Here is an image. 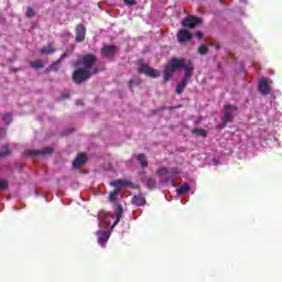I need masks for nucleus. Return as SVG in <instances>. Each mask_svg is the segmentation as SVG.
<instances>
[{
    "instance_id": "nucleus-38",
    "label": "nucleus",
    "mask_w": 282,
    "mask_h": 282,
    "mask_svg": "<svg viewBox=\"0 0 282 282\" xmlns=\"http://www.w3.org/2000/svg\"><path fill=\"white\" fill-rule=\"evenodd\" d=\"M62 98H63V100L69 98V93H63Z\"/></svg>"
},
{
    "instance_id": "nucleus-19",
    "label": "nucleus",
    "mask_w": 282,
    "mask_h": 282,
    "mask_svg": "<svg viewBox=\"0 0 282 282\" xmlns=\"http://www.w3.org/2000/svg\"><path fill=\"white\" fill-rule=\"evenodd\" d=\"M40 52L41 54H45L46 56H50V54L56 53V50L54 45H52V43H48L47 45L43 46Z\"/></svg>"
},
{
    "instance_id": "nucleus-24",
    "label": "nucleus",
    "mask_w": 282,
    "mask_h": 282,
    "mask_svg": "<svg viewBox=\"0 0 282 282\" xmlns=\"http://www.w3.org/2000/svg\"><path fill=\"white\" fill-rule=\"evenodd\" d=\"M169 173H170L169 167L162 166V167H160L159 170H156V175H158L159 177H164V175H169Z\"/></svg>"
},
{
    "instance_id": "nucleus-39",
    "label": "nucleus",
    "mask_w": 282,
    "mask_h": 282,
    "mask_svg": "<svg viewBox=\"0 0 282 282\" xmlns=\"http://www.w3.org/2000/svg\"><path fill=\"white\" fill-rule=\"evenodd\" d=\"M2 138L6 137V130H1Z\"/></svg>"
},
{
    "instance_id": "nucleus-1",
    "label": "nucleus",
    "mask_w": 282,
    "mask_h": 282,
    "mask_svg": "<svg viewBox=\"0 0 282 282\" xmlns=\"http://www.w3.org/2000/svg\"><path fill=\"white\" fill-rule=\"evenodd\" d=\"M177 69H184L185 74L187 69H192V74L193 72H195V65L193 64V61H188L186 64V59L185 58H171L163 70V78L165 83H169V80H171V78H173V74H175V72Z\"/></svg>"
},
{
    "instance_id": "nucleus-31",
    "label": "nucleus",
    "mask_w": 282,
    "mask_h": 282,
    "mask_svg": "<svg viewBox=\"0 0 282 282\" xmlns=\"http://www.w3.org/2000/svg\"><path fill=\"white\" fill-rule=\"evenodd\" d=\"M3 149H6V151H0V158H8V155H10V150H8V144L3 145Z\"/></svg>"
},
{
    "instance_id": "nucleus-34",
    "label": "nucleus",
    "mask_w": 282,
    "mask_h": 282,
    "mask_svg": "<svg viewBox=\"0 0 282 282\" xmlns=\"http://www.w3.org/2000/svg\"><path fill=\"white\" fill-rule=\"evenodd\" d=\"M164 109H166L167 111H173V110H175V109H182V105L170 106V107L164 108Z\"/></svg>"
},
{
    "instance_id": "nucleus-21",
    "label": "nucleus",
    "mask_w": 282,
    "mask_h": 282,
    "mask_svg": "<svg viewBox=\"0 0 282 282\" xmlns=\"http://www.w3.org/2000/svg\"><path fill=\"white\" fill-rule=\"evenodd\" d=\"M188 191H191V186L188 185V183H184L176 189V193L177 195H186Z\"/></svg>"
},
{
    "instance_id": "nucleus-36",
    "label": "nucleus",
    "mask_w": 282,
    "mask_h": 282,
    "mask_svg": "<svg viewBox=\"0 0 282 282\" xmlns=\"http://www.w3.org/2000/svg\"><path fill=\"white\" fill-rule=\"evenodd\" d=\"M212 47H215V50H220L221 45L217 42L210 43Z\"/></svg>"
},
{
    "instance_id": "nucleus-35",
    "label": "nucleus",
    "mask_w": 282,
    "mask_h": 282,
    "mask_svg": "<svg viewBox=\"0 0 282 282\" xmlns=\"http://www.w3.org/2000/svg\"><path fill=\"white\" fill-rule=\"evenodd\" d=\"M126 6H135V0H123Z\"/></svg>"
},
{
    "instance_id": "nucleus-9",
    "label": "nucleus",
    "mask_w": 282,
    "mask_h": 282,
    "mask_svg": "<svg viewBox=\"0 0 282 282\" xmlns=\"http://www.w3.org/2000/svg\"><path fill=\"white\" fill-rule=\"evenodd\" d=\"M258 89L262 96H270V94H272V88L270 87V83L265 77L259 80Z\"/></svg>"
},
{
    "instance_id": "nucleus-10",
    "label": "nucleus",
    "mask_w": 282,
    "mask_h": 282,
    "mask_svg": "<svg viewBox=\"0 0 282 282\" xmlns=\"http://www.w3.org/2000/svg\"><path fill=\"white\" fill-rule=\"evenodd\" d=\"M87 34V28L84 24H78L75 29V41L76 43H83Z\"/></svg>"
},
{
    "instance_id": "nucleus-22",
    "label": "nucleus",
    "mask_w": 282,
    "mask_h": 282,
    "mask_svg": "<svg viewBox=\"0 0 282 282\" xmlns=\"http://www.w3.org/2000/svg\"><path fill=\"white\" fill-rule=\"evenodd\" d=\"M192 133L194 135H198L199 138H207V135H208V132L205 129H202V128L193 129Z\"/></svg>"
},
{
    "instance_id": "nucleus-12",
    "label": "nucleus",
    "mask_w": 282,
    "mask_h": 282,
    "mask_svg": "<svg viewBox=\"0 0 282 282\" xmlns=\"http://www.w3.org/2000/svg\"><path fill=\"white\" fill-rule=\"evenodd\" d=\"M110 186H113L117 193H121L122 188L131 186V182L124 180H115L110 183Z\"/></svg>"
},
{
    "instance_id": "nucleus-2",
    "label": "nucleus",
    "mask_w": 282,
    "mask_h": 282,
    "mask_svg": "<svg viewBox=\"0 0 282 282\" xmlns=\"http://www.w3.org/2000/svg\"><path fill=\"white\" fill-rule=\"evenodd\" d=\"M100 70L95 68V70H90L87 68H83V66H77V68L73 72L72 78L76 85H82V83H87L89 78L96 76Z\"/></svg>"
},
{
    "instance_id": "nucleus-14",
    "label": "nucleus",
    "mask_w": 282,
    "mask_h": 282,
    "mask_svg": "<svg viewBox=\"0 0 282 282\" xmlns=\"http://www.w3.org/2000/svg\"><path fill=\"white\" fill-rule=\"evenodd\" d=\"M118 52V46L116 45H104L101 47V54L109 58V56H113Z\"/></svg>"
},
{
    "instance_id": "nucleus-27",
    "label": "nucleus",
    "mask_w": 282,
    "mask_h": 282,
    "mask_svg": "<svg viewBox=\"0 0 282 282\" xmlns=\"http://www.w3.org/2000/svg\"><path fill=\"white\" fill-rule=\"evenodd\" d=\"M198 54H202V56L208 54V46L206 44H203L198 47Z\"/></svg>"
},
{
    "instance_id": "nucleus-18",
    "label": "nucleus",
    "mask_w": 282,
    "mask_h": 282,
    "mask_svg": "<svg viewBox=\"0 0 282 282\" xmlns=\"http://www.w3.org/2000/svg\"><path fill=\"white\" fill-rule=\"evenodd\" d=\"M131 202L134 206H144L147 198H144V195L138 194L132 197Z\"/></svg>"
},
{
    "instance_id": "nucleus-25",
    "label": "nucleus",
    "mask_w": 282,
    "mask_h": 282,
    "mask_svg": "<svg viewBox=\"0 0 282 282\" xmlns=\"http://www.w3.org/2000/svg\"><path fill=\"white\" fill-rule=\"evenodd\" d=\"M141 83L142 82L140 79H130L129 80V88L133 89V87H140Z\"/></svg>"
},
{
    "instance_id": "nucleus-17",
    "label": "nucleus",
    "mask_w": 282,
    "mask_h": 282,
    "mask_svg": "<svg viewBox=\"0 0 282 282\" xmlns=\"http://www.w3.org/2000/svg\"><path fill=\"white\" fill-rule=\"evenodd\" d=\"M97 236L99 246H105V243L109 241V232H107L106 230L97 231Z\"/></svg>"
},
{
    "instance_id": "nucleus-8",
    "label": "nucleus",
    "mask_w": 282,
    "mask_h": 282,
    "mask_svg": "<svg viewBox=\"0 0 282 282\" xmlns=\"http://www.w3.org/2000/svg\"><path fill=\"white\" fill-rule=\"evenodd\" d=\"M54 150L52 148H43L41 150H26L25 155H30L31 158H39V155H52Z\"/></svg>"
},
{
    "instance_id": "nucleus-29",
    "label": "nucleus",
    "mask_w": 282,
    "mask_h": 282,
    "mask_svg": "<svg viewBox=\"0 0 282 282\" xmlns=\"http://www.w3.org/2000/svg\"><path fill=\"white\" fill-rule=\"evenodd\" d=\"M2 120H3L4 124H10V122H12V113L3 115Z\"/></svg>"
},
{
    "instance_id": "nucleus-7",
    "label": "nucleus",
    "mask_w": 282,
    "mask_h": 282,
    "mask_svg": "<svg viewBox=\"0 0 282 282\" xmlns=\"http://www.w3.org/2000/svg\"><path fill=\"white\" fill-rule=\"evenodd\" d=\"M139 74H144L145 76H149L150 78H160V70L149 67L148 64H142L139 67Z\"/></svg>"
},
{
    "instance_id": "nucleus-5",
    "label": "nucleus",
    "mask_w": 282,
    "mask_h": 282,
    "mask_svg": "<svg viewBox=\"0 0 282 282\" xmlns=\"http://www.w3.org/2000/svg\"><path fill=\"white\" fill-rule=\"evenodd\" d=\"M193 78V73L191 68L186 69V74H184L183 79L177 84L175 94L181 96V94H184V89H186V86L188 85V80Z\"/></svg>"
},
{
    "instance_id": "nucleus-33",
    "label": "nucleus",
    "mask_w": 282,
    "mask_h": 282,
    "mask_svg": "<svg viewBox=\"0 0 282 282\" xmlns=\"http://www.w3.org/2000/svg\"><path fill=\"white\" fill-rule=\"evenodd\" d=\"M7 188H8V181L0 180V192L1 191H7Z\"/></svg>"
},
{
    "instance_id": "nucleus-26",
    "label": "nucleus",
    "mask_w": 282,
    "mask_h": 282,
    "mask_svg": "<svg viewBox=\"0 0 282 282\" xmlns=\"http://www.w3.org/2000/svg\"><path fill=\"white\" fill-rule=\"evenodd\" d=\"M25 15L28 17V19H33V17H36V12H34V9H32V7H28Z\"/></svg>"
},
{
    "instance_id": "nucleus-6",
    "label": "nucleus",
    "mask_w": 282,
    "mask_h": 282,
    "mask_svg": "<svg viewBox=\"0 0 282 282\" xmlns=\"http://www.w3.org/2000/svg\"><path fill=\"white\" fill-rule=\"evenodd\" d=\"M182 25L187 30H193L197 28V25H202V18H197L195 15H187L185 19H183Z\"/></svg>"
},
{
    "instance_id": "nucleus-16",
    "label": "nucleus",
    "mask_w": 282,
    "mask_h": 282,
    "mask_svg": "<svg viewBox=\"0 0 282 282\" xmlns=\"http://www.w3.org/2000/svg\"><path fill=\"white\" fill-rule=\"evenodd\" d=\"M67 56H69V52L66 51L59 56L56 62L51 65V69L53 72H58V66L61 65V63H63V61H65V58H67Z\"/></svg>"
},
{
    "instance_id": "nucleus-13",
    "label": "nucleus",
    "mask_w": 282,
    "mask_h": 282,
    "mask_svg": "<svg viewBox=\"0 0 282 282\" xmlns=\"http://www.w3.org/2000/svg\"><path fill=\"white\" fill-rule=\"evenodd\" d=\"M115 213H116V220L112 224V228H116V226H118V224H120V220L122 219V215L124 213L122 205L116 203L115 204Z\"/></svg>"
},
{
    "instance_id": "nucleus-23",
    "label": "nucleus",
    "mask_w": 282,
    "mask_h": 282,
    "mask_svg": "<svg viewBox=\"0 0 282 282\" xmlns=\"http://www.w3.org/2000/svg\"><path fill=\"white\" fill-rule=\"evenodd\" d=\"M30 67H32V69H43L45 67V64H43V61L37 59L30 62Z\"/></svg>"
},
{
    "instance_id": "nucleus-30",
    "label": "nucleus",
    "mask_w": 282,
    "mask_h": 282,
    "mask_svg": "<svg viewBox=\"0 0 282 282\" xmlns=\"http://www.w3.org/2000/svg\"><path fill=\"white\" fill-rule=\"evenodd\" d=\"M147 186H148V188H155V186H156V183H155V180L154 178H148L147 180Z\"/></svg>"
},
{
    "instance_id": "nucleus-20",
    "label": "nucleus",
    "mask_w": 282,
    "mask_h": 282,
    "mask_svg": "<svg viewBox=\"0 0 282 282\" xmlns=\"http://www.w3.org/2000/svg\"><path fill=\"white\" fill-rule=\"evenodd\" d=\"M138 162H140L142 169H147L149 166V161H147V155L144 153H140L137 156Z\"/></svg>"
},
{
    "instance_id": "nucleus-3",
    "label": "nucleus",
    "mask_w": 282,
    "mask_h": 282,
    "mask_svg": "<svg viewBox=\"0 0 282 282\" xmlns=\"http://www.w3.org/2000/svg\"><path fill=\"white\" fill-rule=\"evenodd\" d=\"M96 63H98V56L95 54H86L75 62V67H82L84 69H89L90 72H96Z\"/></svg>"
},
{
    "instance_id": "nucleus-15",
    "label": "nucleus",
    "mask_w": 282,
    "mask_h": 282,
    "mask_svg": "<svg viewBox=\"0 0 282 282\" xmlns=\"http://www.w3.org/2000/svg\"><path fill=\"white\" fill-rule=\"evenodd\" d=\"M87 163V155L85 154H78L76 159L73 161V167L74 169H80L84 164Z\"/></svg>"
},
{
    "instance_id": "nucleus-32",
    "label": "nucleus",
    "mask_w": 282,
    "mask_h": 282,
    "mask_svg": "<svg viewBox=\"0 0 282 282\" xmlns=\"http://www.w3.org/2000/svg\"><path fill=\"white\" fill-rule=\"evenodd\" d=\"M169 174L172 175L173 178H175L177 177V175H180V171L176 167H172Z\"/></svg>"
},
{
    "instance_id": "nucleus-37",
    "label": "nucleus",
    "mask_w": 282,
    "mask_h": 282,
    "mask_svg": "<svg viewBox=\"0 0 282 282\" xmlns=\"http://www.w3.org/2000/svg\"><path fill=\"white\" fill-rule=\"evenodd\" d=\"M197 39H204V33L202 31H198L196 33Z\"/></svg>"
},
{
    "instance_id": "nucleus-4",
    "label": "nucleus",
    "mask_w": 282,
    "mask_h": 282,
    "mask_svg": "<svg viewBox=\"0 0 282 282\" xmlns=\"http://www.w3.org/2000/svg\"><path fill=\"white\" fill-rule=\"evenodd\" d=\"M225 112L221 118V124L218 126V129H226L230 122H234L235 116H237V111L239 108L235 105H225L224 106Z\"/></svg>"
},
{
    "instance_id": "nucleus-28",
    "label": "nucleus",
    "mask_w": 282,
    "mask_h": 282,
    "mask_svg": "<svg viewBox=\"0 0 282 282\" xmlns=\"http://www.w3.org/2000/svg\"><path fill=\"white\" fill-rule=\"evenodd\" d=\"M120 192H117L116 189L110 192L109 194V202H111V204H116V195H119Z\"/></svg>"
},
{
    "instance_id": "nucleus-11",
    "label": "nucleus",
    "mask_w": 282,
    "mask_h": 282,
    "mask_svg": "<svg viewBox=\"0 0 282 282\" xmlns=\"http://www.w3.org/2000/svg\"><path fill=\"white\" fill-rule=\"evenodd\" d=\"M178 43H188L193 39V33L187 30H180L176 34Z\"/></svg>"
}]
</instances>
